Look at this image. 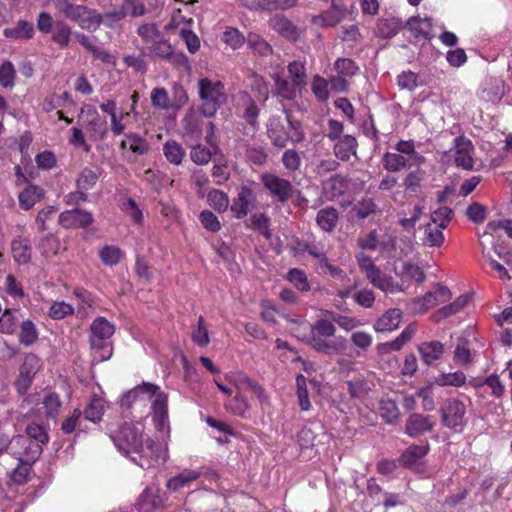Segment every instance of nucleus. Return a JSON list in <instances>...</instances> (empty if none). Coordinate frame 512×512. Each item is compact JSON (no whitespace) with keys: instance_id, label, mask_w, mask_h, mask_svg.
I'll return each instance as SVG.
<instances>
[{"instance_id":"nucleus-19","label":"nucleus","mask_w":512,"mask_h":512,"mask_svg":"<svg viewBox=\"0 0 512 512\" xmlns=\"http://www.w3.org/2000/svg\"><path fill=\"white\" fill-rule=\"evenodd\" d=\"M253 200V192L247 187L240 188L237 197L233 200L231 211L237 219L244 218L249 212L250 203Z\"/></svg>"},{"instance_id":"nucleus-38","label":"nucleus","mask_w":512,"mask_h":512,"mask_svg":"<svg viewBox=\"0 0 512 512\" xmlns=\"http://www.w3.org/2000/svg\"><path fill=\"white\" fill-rule=\"evenodd\" d=\"M44 195V191L42 188L35 185H28L20 194H19V203L20 206L25 209H31L37 200L41 199Z\"/></svg>"},{"instance_id":"nucleus-52","label":"nucleus","mask_w":512,"mask_h":512,"mask_svg":"<svg viewBox=\"0 0 512 512\" xmlns=\"http://www.w3.org/2000/svg\"><path fill=\"white\" fill-rule=\"evenodd\" d=\"M247 44L253 51L261 56H268L273 51L271 45L261 36L255 33H250L248 35Z\"/></svg>"},{"instance_id":"nucleus-5","label":"nucleus","mask_w":512,"mask_h":512,"mask_svg":"<svg viewBox=\"0 0 512 512\" xmlns=\"http://www.w3.org/2000/svg\"><path fill=\"white\" fill-rule=\"evenodd\" d=\"M112 440L118 450L125 455L142 451V430L132 423H124L112 436Z\"/></svg>"},{"instance_id":"nucleus-61","label":"nucleus","mask_w":512,"mask_h":512,"mask_svg":"<svg viewBox=\"0 0 512 512\" xmlns=\"http://www.w3.org/2000/svg\"><path fill=\"white\" fill-rule=\"evenodd\" d=\"M437 304L440 303L434 292H427L423 297L413 300L412 310L416 313H423Z\"/></svg>"},{"instance_id":"nucleus-26","label":"nucleus","mask_w":512,"mask_h":512,"mask_svg":"<svg viewBox=\"0 0 512 512\" xmlns=\"http://www.w3.org/2000/svg\"><path fill=\"white\" fill-rule=\"evenodd\" d=\"M401 311L399 309H390L383 314L375 323L374 328L377 332H389L398 328L401 322Z\"/></svg>"},{"instance_id":"nucleus-49","label":"nucleus","mask_w":512,"mask_h":512,"mask_svg":"<svg viewBox=\"0 0 512 512\" xmlns=\"http://www.w3.org/2000/svg\"><path fill=\"white\" fill-rule=\"evenodd\" d=\"M153 396H155L152 405L154 416L160 422H164L168 417V397L164 392H160L159 390L156 391Z\"/></svg>"},{"instance_id":"nucleus-40","label":"nucleus","mask_w":512,"mask_h":512,"mask_svg":"<svg viewBox=\"0 0 512 512\" xmlns=\"http://www.w3.org/2000/svg\"><path fill=\"white\" fill-rule=\"evenodd\" d=\"M384 168L389 172H398L410 167L409 159L398 153L387 152L382 158Z\"/></svg>"},{"instance_id":"nucleus-8","label":"nucleus","mask_w":512,"mask_h":512,"mask_svg":"<svg viewBox=\"0 0 512 512\" xmlns=\"http://www.w3.org/2000/svg\"><path fill=\"white\" fill-rule=\"evenodd\" d=\"M260 179L269 196L276 202L284 204L294 196L295 189L289 180L273 173H263Z\"/></svg>"},{"instance_id":"nucleus-55","label":"nucleus","mask_w":512,"mask_h":512,"mask_svg":"<svg viewBox=\"0 0 512 512\" xmlns=\"http://www.w3.org/2000/svg\"><path fill=\"white\" fill-rule=\"evenodd\" d=\"M191 146L190 158L197 165H206L211 160V151L197 143H188Z\"/></svg>"},{"instance_id":"nucleus-17","label":"nucleus","mask_w":512,"mask_h":512,"mask_svg":"<svg viewBox=\"0 0 512 512\" xmlns=\"http://www.w3.org/2000/svg\"><path fill=\"white\" fill-rule=\"evenodd\" d=\"M347 187V178L336 174L322 183V193L328 201H334L336 198L344 195Z\"/></svg>"},{"instance_id":"nucleus-34","label":"nucleus","mask_w":512,"mask_h":512,"mask_svg":"<svg viewBox=\"0 0 512 512\" xmlns=\"http://www.w3.org/2000/svg\"><path fill=\"white\" fill-rule=\"evenodd\" d=\"M19 327V343L24 345L25 347L32 346L38 340L39 337V332L34 322L30 319H27L22 321Z\"/></svg>"},{"instance_id":"nucleus-12","label":"nucleus","mask_w":512,"mask_h":512,"mask_svg":"<svg viewBox=\"0 0 512 512\" xmlns=\"http://www.w3.org/2000/svg\"><path fill=\"white\" fill-rule=\"evenodd\" d=\"M202 120L193 108H190L181 120L182 137L186 143L200 142L203 134Z\"/></svg>"},{"instance_id":"nucleus-16","label":"nucleus","mask_w":512,"mask_h":512,"mask_svg":"<svg viewBox=\"0 0 512 512\" xmlns=\"http://www.w3.org/2000/svg\"><path fill=\"white\" fill-rule=\"evenodd\" d=\"M433 428L434 422L431 416L412 413L406 420L405 433L410 437L416 438L425 433L431 432Z\"/></svg>"},{"instance_id":"nucleus-44","label":"nucleus","mask_w":512,"mask_h":512,"mask_svg":"<svg viewBox=\"0 0 512 512\" xmlns=\"http://www.w3.org/2000/svg\"><path fill=\"white\" fill-rule=\"evenodd\" d=\"M159 390V386L150 383V382H143L142 384L136 386L132 390L128 391L123 399L122 404L124 405L125 401H134L136 400L140 395L145 394L148 396V398H151L156 391Z\"/></svg>"},{"instance_id":"nucleus-3","label":"nucleus","mask_w":512,"mask_h":512,"mask_svg":"<svg viewBox=\"0 0 512 512\" xmlns=\"http://www.w3.org/2000/svg\"><path fill=\"white\" fill-rule=\"evenodd\" d=\"M115 326L104 317H97L90 325L89 344L94 353V360L103 362L113 354L112 336Z\"/></svg>"},{"instance_id":"nucleus-60","label":"nucleus","mask_w":512,"mask_h":512,"mask_svg":"<svg viewBox=\"0 0 512 512\" xmlns=\"http://www.w3.org/2000/svg\"><path fill=\"white\" fill-rule=\"evenodd\" d=\"M325 315L345 331H351L361 325V322L356 318L340 315L332 311L326 310Z\"/></svg>"},{"instance_id":"nucleus-7","label":"nucleus","mask_w":512,"mask_h":512,"mask_svg":"<svg viewBox=\"0 0 512 512\" xmlns=\"http://www.w3.org/2000/svg\"><path fill=\"white\" fill-rule=\"evenodd\" d=\"M466 406L456 399H447L440 407L441 422L443 426L460 433L464 430L466 421Z\"/></svg>"},{"instance_id":"nucleus-10","label":"nucleus","mask_w":512,"mask_h":512,"mask_svg":"<svg viewBox=\"0 0 512 512\" xmlns=\"http://www.w3.org/2000/svg\"><path fill=\"white\" fill-rule=\"evenodd\" d=\"M268 25L279 36L290 42L298 41L303 34V29L294 24V22L284 14H274L268 20Z\"/></svg>"},{"instance_id":"nucleus-54","label":"nucleus","mask_w":512,"mask_h":512,"mask_svg":"<svg viewBox=\"0 0 512 512\" xmlns=\"http://www.w3.org/2000/svg\"><path fill=\"white\" fill-rule=\"evenodd\" d=\"M453 210L447 206H442L431 214V221L435 226L442 228L443 230L448 227V224L453 218Z\"/></svg>"},{"instance_id":"nucleus-9","label":"nucleus","mask_w":512,"mask_h":512,"mask_svg":"<svg viewBox=\"0 0 512 512\" xmlns=\"http://www.w3.org/2000/svg\"><path fill=\"white\" fill-rule=\"evenodd\" d=\"M126 10L122 7L104 14L98 13L95 9H89L86 23L84 24V30L96 31L101 24L109 28H113L114 25L126 17Z\"/></svg>"},{"instance_id":"nucleus-6","label":"nucleus","mask_w":512,"mask_h":512,"mask_svg":"<svg viewBox=\"0 0 512 512\" xmlns=\"http://www.w3.org/2000/svg\"><path fill=\"white\" fill-rule=\"evenodd\" d=\"M8 454L16 458L20 463L33 464L41 455L42 448L32 443V439L25 435L9 437Z\"/></svg>"},{"instance_id":"nucleus-24","label":"nucleus","mask_w":512,"mask_h":512,"mask_svg":"<svg viewBox=\"0 0 512 512\" xmlns=\"http://www.w3.org/2000/svg\"><path fill=\"white\" fill-rule=\"evenodd\" d=\"M199 477L200 473L198 471L186 469L178 475L171 477L167 481L166 487L172 492H179L181 489L189 487L190 483L197 480Z\"/></svg>"},{"instance_id":"nucleus-57","label":"nucleus","mask_w":512,"mask_h":512,"mask_svg":"<svg viewBox=\"0 0 512 512\" xmlns=\"http://www.w3.org/2000/svg\"><path fill=\"white\" fill-rule=\"evenodd\" d=\"M122 256V250L115 246H105L99 251L101 261L107 266L117 265Z\"/></svg>"},{"instance_id":"nucleus-42","label":"nucleus","mask_w":512,"mask_h":512,"mask_svg":"<svg viewBox=\"0 0 512 512\" xmlns=\"http://www.w3.org/2000/svg\"><path fill=\"white\" fill-rule=\"evenodd\" d=\"M105 409L106 403L102 398L92 397L84 410L85 419L96 423L102 419Z\"/></svg>"},{"instance_id":"nucleus-15","label":"nucleus","mask_w":512,"mask_h":512,"mask_svg":"<svg viewBox=\"0 0 512 512\" xmlns=\"http://www.w3.org/2000/svg\"><path fill=\"white\" fill-rule=\"evenodd\" d=\"M454 161L457 167L465 170H472L474 167V160L472 158L473 145L469 139L463 136L454 139Z\"/></svg>"},{"instance_id":"nucleus-27","label":"nucleus","mask_w":512,"mask_h":512,"mask_svg":"<svg viewBox=\"0 0 512 512\" xmlns=\"http://www.w3.org/2000/svg\"><path fill=\"white\" fill-rule=\"evenodd\" d=\"M422 245L430 248H439L443 245L445 237L443 229L435 226L433 223H427L423 227Z\"/></svg>"},{"instance_id":"nucleus-20","label":"nucleus","mask_w":512,"mask_h":512,"mask_svg":"<svg viewBox=\"0 0 512 512\" xmlns=\"http://www.w3.org/2000/svg\"><path fill=\"white\" fill-rule=\"evenodd\" d=\"M358 143L354 136L345 134L341 139L335 141L333 152L336 158L341 161H348L351 156L356 155Z\"/></svg>"},{"instance_id":"nucleus-31","label":"nucleus","mask_w":512,"mask_h":512,"mask_svg":"<svg viewBox=\"0 0 512 512\" xmlns=\"http://www.w3.org/2000/svg\"><path fill=\"white\" fill-rule=\"evenodd\" d=\"M4 35L15 40H28L34 36V27L26 20H19L15 26L6 28Z\"/></svg>"},{"instance_id":"nucleus-33","label":"nucleus","mask_w":512,"mask_h":512,"mask_svg":"<svg viewBox=\"0 0 512 512\" xmlns=\"http://www.w3.org/2000/svg\"><path fill=\"white\" fill-rule=\"evenodd\" d=\"M163 154L167 161L173 165H180L186 156L185 149L176 140H167L163 144Z\"/></svg>"},{"instance_id":"nucleus-37","label":"nucleus","mask_w":512,"mask_h":512,"mask_svg":"<svg viewBox=\"0 0 512 512\" xmlns=\"http://www.w3.org/2000/svg\"><path fill=\"white\" fill-rule=\"evenodd\" d=\"M273 79L277 94L286 100L295 99L297 92L301 90V88L295 86L292 81H289L278 74H275Z\"/></svg>"},{"instance_id":"nucleus-35","label":"nucleus","mask_w":512,"mask_h":512,"mask_svg":"<svg viewBox=\"0 0 512 512\" xmlns=\"http://www.w3.org/2000/svg\"><path fill=\"white\" fill-rule=\"evenodd\" d=\"M44 414L47 418L56 420L62 409V401L55 392H48L42 398Z\"/></svg>"},{"instance_id":"nucleus-30","label":"nucleus","mask_w":512,"mask_h":512,"mask_svg":"<svg viewBox=\"0 0 512 512\" xmlns=\"http://www.w3.org/2000/svg\"><path fill=\"white\" fill-rule=\"evenodd\" d=\"M161 503V499L157 491L153 488L147 487L139 496L136 503L139 512H152Z\"/></svg>"},{"instance_id":"nucleus-53","label":"nucleus","mask_w":512,"mask_h":512,"mask_svg":"<svg viewBox=\"0 0 512 512\" xmlns=\"http://www.w3.org/2000/svg\"><path fill=\"white\" fill-rule=\"evenodd\" d=\"M97 180L98 175L95 171L90 168H84L76 180V187L86 193L95 186Z\"/></svg>"},{"instance_id":"nucleus-13","label":"nucleus","mask_w":512,"mask_h":512,"mask_svg":"<svg viewBox=\"0 0 512 512\" xmlns=\"http://www.w3.org/2000/svg\"><path fill=\"white\" fill-rule=\"evenodd\" d=\"M93 222L92 213L79 208L66 210L59 215V224L66 229L87 228Z\"/></svg>"},{"instance_id":"nucleus-2","label":"nucleus","mask_w":512,"mask_h":512,"mask_svg":"<svg viewBox=\"0 0 512 512\" xmlns=\"http://www.w3.org/2000/svg\"><path fill=\"white\" fill-rule=\"evenodd\" d=\"M336 327L330 319H318L311 325L310 334L306 338L307 343L317 352L331 355L342 353L347 348V339L339 336L333 340L327 338L334 337Z\"/></svg>"},{"instance_id":"nucleus-48","label":"nucleus","mask_w":512,"mask_h":512,"mask_svg":"<svg viewBox=\"0 0 512 512\" xmlns=\"http://www.w3.org/2000/svg\"><path fill=\"white\" fill-rule=\"evenodd\" d=\"M466 382V376L462 371L452 373H441L435 378V383L439 386L461 387Z\"/></svg>"},{"instance_id":"nucleus-11","label":"nucleus","mask_w":512,"mask_h":512,"mask_svg":"<svg viewBox=\"0 0 512 512\" xmlns=\"http://www.w3.org/2000/svg\"><path fill=\"white\" fill-rule=\"evenodd\" d=\"M86 113L84 127L92 141L103 140L108 133L107 122L102 118L93 106H88L87 110L81 109V114Z\"/></svg>"},{"instance_id":"nucleus-56","label":"nucleus","mask_w":512,"mask_h":512,"mask_svg":"<svg viewBox=\"0 0 512 512\" xmlns=\"http://www.w3.org/2000/svg\"><path fill=\"white\" fill-rule=\"evenodd\" d=\"M454 361L463 367L473 364V355L466 341H461L456 345L454 350Z\"/></svg>"},{"instance_id":"nucleus-14","label":"nucleus","mask_w":512,"mask_h":512,"mask_svg":"<svg viewBox=\"0 0 512 512\" xmlns=\"http://www.w3.org/2000/svg\"><path fill=\"white\" fill-rule=\"evenodd\" d=\"M54 6L65 18L76 22L81 29H84L89 7L75 4L70 0H54Z\"/></svg>"},{"instance_id":"nucleus-25","label":"nucleus","mask_w":512,"mask_h":512,"mask_svg":"<svg viewBox=\"0 0 512 512\" xmlns=\"http://www.w3.org/2000/svg\"><path fill=\"white\" fill-rule=\"evenodd\" d=\"M418 350L421 355L422 361L426 365H431L435 361L440 359L444 352V346L439 341H429L419 345Z\"/></svg>"},{"instance_id":"nucleus-63","label":"nucleus","mask_w":512,"mask_h":512,"mask_svg":"<svg viewBox=\"0 0 512 512\" xmlns=\"http://www.w3.org/2000/svg\"><path fill=\"white\" fill-rule=\"evenodd\" d=\"M396 150L401 154L408 155L409 160H413L416 164H422L425 161L424 156L415 150L413 141H399L396 145Z\"/></svg>"},{"instance_id":"nucleus-28","label":"nucleus","mask_w":512,"mask_h":512,"mask_svg":"<svg viewBox=\"0 0 512 512\" xmlns=\"http://www.w3.org/2000/svg\"><path fill=\"white\" fill-rule=\"evenodd\" d=\"M339 219V213L334 207H326L318 211L316 215L317 225L325 232H332Z\"/></svg>"},{"instance_id":"nucleus-18","label":"nucleus","mask_w":512,"mask_h":512,"mask_svg":"<svg viewBox=\"0 0 512 512\" xmlns=\"http://www.w3.org/2000/svg\"><path fill=\"white\" fill-rule=\"evenodd\" d=\"M346 15V6L342 0H332L331 7L323 14L314 18L316 23H321L323 26H335Z\"/></svg>"},{"instance_id":"nucleus-62","label":"nucleus","mask_w":512,"mask_h":512,"mask_svg":"<svg viewBox=\"0 0 512 512\" xmlns=\"http://www.w3.org/2000/svg\"><path fill=\"white\" fill-rule=\"evenodd\" d=\"M129 141V149L137 155H145L150 150L149 143L140 135L134 133L125 134Z\"/></svg>"},{"instance_id":"nucleus-51","label":"nucleus","mask_w":512,"mask_h":512,"mask_svg":"<svg viewBox=\"0 0 512 512\" xmlns=\"http://www.w3.org/2000/svg\"><path fill=\"white\" fill-rule=\"evenodd\" d=\"M137 34L147 47L158 40L162 34L153 23H144L137 28Z\"/></svg>"},{"instance_id":"nucleus-36","label":"nucleus","mask_w":512,"mask_h":512,"mask_svg":"<svg viewBox=\"0 0 512 512\" xmlns=\"http://www.w3.org/2000/svg\"><path fill=\"white\" fill-rule=\"evenodd\" d=\"M260 110L256 104V101L245 93L244 95V109L242 118L245 122L252 127L253 130H257L259 127L258 117Z\"/></svg>"},{"instance_id":"nucleus-50","label":"nucleus","mask_w":512,"mask_h":512,"mask_svg":"<svg viewBox=\"0 0 512 512\" xmlns=\"http://www.w3.org/2000/svg\"><path fill=\"white\" fill-rule=\"evenodd\" d=\"M208 204L218 212H224L228 209L229 198L226 193L221 190L213 189L207 195Z\"/></svg>"},{"instance_id":"nucleus-46","label":"nucleus","mask_w":512,"mask_h":512,"mask_svg":"<svg viewBox=\"0 0 512 512\" xmlns=\"http://www.w3.org/2000/svg\"><path fill=\"white\" fill-rule=\"evenodd\" d=\"M42 367V360L36 354L29 353L25 356L23 364L20 367V374L35 378Z\"/></svg>"},{"instance_id":"nucleus-1","label":"nucleus","mask_w":512,"mask_h":512,"mask_svg":"<svg viewBox=\"0 0 512 512\" xmlns=\"http://www.w3.org/2000/svg\"><path fill=\"white\" fill-rule=\"evenodd\" d=\"M266 127L271 144L280 149L285 148L289 140L299 143L305 138L301 122L292 119L286 110L283 115L270 116Z\"/></svg>"},{"instance_id":"nucleus-32","label":"nucleus","mask_w":512,"mask_h":512,"mask_svg":"<svg viewBox=\"0 0 512 512\" xmlns=\"http://www.w3.org/2000/svg\"><path fill=\"white\" fill-rule=\"evenodd\" d=\"M51 34V40L60 48H67L70 44L71 36L74 35L71 27L62 20L55 22Z\"/></svg>"},{"instance_id":"nucleus-43","label":"nucleus","mask_w":512,"mask_h":512,"mask_svg":"<svg viewBox=\"0 0 512 512\" xmlns=\"http://www.w3.org/2000/svg\"><path fill=\"white\" fill-rule=\"evenodd\" d=\"M225 409L236 416L247 418L250 405L247 399L242 394L238 393L232 400L225 403Z\"/></svg>"},{"instance_id":"nucleus-59","label":"nucleus","mask_w":512,"mask_h":512,"mask_svg":"<svg viewBox=\"0 0 512 512\" xmlns=\"http://www.w3.org/2000/svg\"><path fill=\"white\" fill-rule=\"evenodd\" d=\"M287 280L291 282L299 291L308 292L310 284L304 271L301 269H290L287 274Z\"/></svg>"},{"instance_id":"nucleus-58","label":"nucleus","mask_w":512,"mask_h":512,"mask_svg":"<svg viewBox=\"0 0 512 512\" xmlns=\"http://www.w3.org/2000/svg\"><path fill=\"white\" fill-rule=\"evenodd\" d=\"M147 48L153 56L161 59L170 58L173 52L171 44L167 40L163 39L162 36Z\"/></svg>"},{"instance_id":"nucleus-4","label":"nucleus","mask_w":512,"mask_h":512,"mask_svg":"<svg viewBox=\"0 0 512 512\" xmlns=\"http://www.w3.org/2000/svg\"><path fill=\"white\" fill-rule=\"evenodd\" d=\"M198 95L201 101L200 112L207 118L214 117L227 101L224 84L206 77L198 81Z\"/></svg>"},{"instance_id":"nucleus-21","label":"nucleus","mask_w":512,"mask_h":512,"mask_svg":"<svg viewBox=\"0 0 512 512\" xmlns=\"http://www.w3.org/2000/svg\"><path fill=\"white\" fill-rule=\"evenodd\" d=\"M11 252L15 262L27 264L31 261L32 247L28 238L18 236L11 242Z\"/></svg>"},{"instance_id":"nucleus-64","label":"nucleus","mask_w":512,"mask_h":512,"mask_svg":"<svg viewBox=\"0 0 512 512\" xmlns=\"http://www.w3.org/2000/svg\"><path fill=\"white\" fill-rule=\"evenodd\" d=\"M334 67L339 75L346 77L354 76L359 70L356 63L348 58H338Z\"/></svg>"},{"instance_id":"nucleus-45","label":"nucleus","mask_w":512,"mask_h":512,"mask_svg":"<svg viewBox=\"0 0 512 512\" xmlns=\"http://www.w3.org/2000/svg\"><path fill=\"white\" fill-rule=\"evenodd\" d=\"M296 385L299 406L302 411H309L311 408V402L309 399L306 377L302 374H298L296 377Z\"/></svg>"},{"instance_id":"nucleus-29","label":"nucleus","mask_w":512,"mask_h":512,"mask_svg":"<svg viewBox=\"0 0 512 512\" xmlns=\"http://www.w3.org/2000/svg\"><path fill=\"white\" fill-rule=\"evenodd\" d=\"M0 316V333L12 335L19 325V308H6Z\"/></svg>"},{"instance_id":"nucleus-47","label":"nucleus","mask_w":512,"mask_h":512,"mask_svg":"<svg viewBox=\"0 0 512 512\" xmlns=\"http://www.w3.org/2000/svg\"><path fill=\"white\" fill-rule=\"evenodd\" d=\"M32 439V443L39 445V448L43 449V446L48 443L49 436L47 431L42 425L37 423H30L26 427V435Z\"/></svg>"},{"instance_id":"nucleus-22","label":"nucleus","mask_w":512,"mask_h":512,"mask_svg":"<svg viewBox=\"0 0 512 512\" xmlns=\"http://www.w3.org/2000/svg\"><path fill=\"white\" fill-rule=\"evenodd\" d=\"M429 444L411 445L399 457L398 462L405 468H412L420 459L429 452Z\"/></svg>"},{"instance_id":"nucleus-39","label":"nucleus","mask_w":512,"mask_h":512,"mask_svg":"<svg viewBox=\"0 0 512 512\" xmlns=\"http://www.w3.org/2000/svg\"><path fill=\"white\" fill-rule=\"evenodd\" d=\"M287 70L289 73L290 81L295 86L303 89L307 85V73L305 64L301 61H292L288 64Z\"/></svg>"},{"instance_id":"nucleus-23","label":"nucleus","mask_w":512,"mask_h":512,"mask_svg":"<svg viewBox=\"0 0 512 512\" xmlns=\"http://www.w3.org/2000/svg\"><path fill=\"white\" fill-rule=\"evenodd\" d=\"M366 277L374 287L384 292L395 293L399 291V286L393 282L391 277L382 273L378 267L369 272Z\"/></svg>"},{"instance_id":"nucleus-41","label":"nucleus","mask_w":512,"mask_h":512,"mask_svg":"<svg viewBox=\"0 0 512 512\" xmlns=\"http://www.w3.org/2000/svg\"><path fill=\"white\" fill-rule=\"evenodd\" d=\"M407 26L412 35L419 39H430L431 23L428 19L411 18L407 22Z\"/></svg>"}]
</instances>
